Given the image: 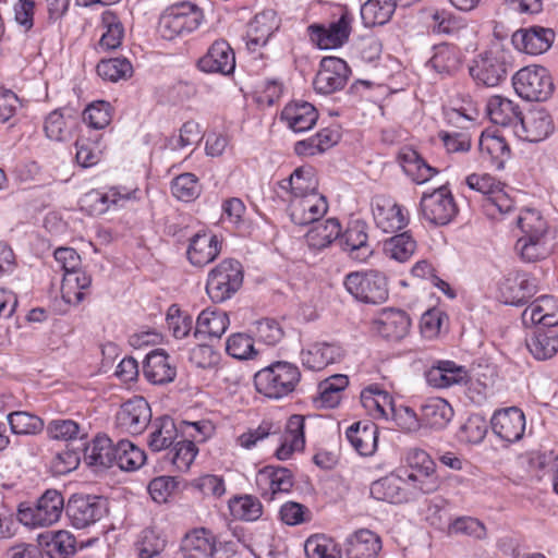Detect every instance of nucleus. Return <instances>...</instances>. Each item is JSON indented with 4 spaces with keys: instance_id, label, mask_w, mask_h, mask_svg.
I'll list each match as a JSON object with an SVG mask.
<instances>
[{
    "instance_id": "1",
    "label": "nucleus",
    "mask_w": 558,
    "mask_h": 558,
    "mask_svg": "<svg viewBox=\"0 0 558 558\" xmlns=\"http://www.w3.org/2000/svg\"><path fill=\"white\" fill-rule=\"evenodd\" d=\"M517 223L523 232L515 244V250L521 258L527 263L545 258L549 254L547 222L539 211L531 208L522 210Z\"/></svg>"
},
{
    "instance_id": "2",
    "label": "nucleus",
    "mask_w": 558,
    "mask_h": 558,
    "mask_svg": "<svg viewBox=\"0 0 558 558\" xmlns=\"http://www.w3.org/2000/svg\"><path fill=\"white\" fill-rule=\"evenodd\" d=\"M301 379L299 367L279 361L262 368L254 376L256 390L269 399H281L294 391Z\"/></svg>"
},
{
    "instance_id": "3",
    "label": "nucleus",
    "mask_w": 558,
    "mask_h": 558,
    "mask_svg": "<svg viewBox=\"0 0 558 558\" xmlns=\"http://www.w3.org/2000/svg\"><path fill=\"white\" fill-rule=\"evenodd\" d=\"M64 498L56 489H47L35 504L21 502L17 507L19 523L31 527H45L54 524L61 518Z\"/></svg>"
},
{
    "instance_id": "4",
    "label": "nucleus",
    "mask_w": 558,
    "mask_h": 558,
    "mask_svg": "<svg viewBox=\"0 0 558 558\" xmlns=\"http://www.w3.org/2000/svg\"><path fill=\"white\" fill-rule=\"evenodd\" d=\"M511 59L508 50L494 46L474 58L469 69L470 75L478 85L498 86L512 68Z\"/></svg>"
},
{
    "instance_id": "5",
    "label": "nucleus",
    "mask_w": 558,
    "mask_h": 558,
    "mask_svg": "<svg viewBox=\"0 0 558 558\" xmlns=\"http://www.w3.org/2000/svg\"><path fill=\"white\" fill-rule=\"evenodd\" d=\"M203 20L202 11L191 2L173 4L165 10L158 23L162 38L172 40L198 28Z\"/></svg>"
},
{
    "instance_id": "6",
    "label": "nucleus",
    "mask_w": 558,
    "mask_h": 558,
    "mask_svg": "<svg viewBox=\"0 0 558 558\" xmlns=\"http://www.w3.org/2000/svg\"><path fill=\"white\" fill-rule=\"evenodd\" d=\"M515 93L529 101H545L554 92L549 71L542 65H527L512 76Z\"/></svg>"
},
{
    "instance_id": "7",
    "label": "nucleus",
    "mask_w": 558,
    "mask_h": 558,
    "mask_svg": "<svg viewBox=\"0 0 558 558\" xmlns=\"http://www.w3.org/2000/svg\"><path fill=\"white\" fill-rule=\"evenodd\" d=\"M243 283V270L238 260L225 259L208 275L206 291L215 303L230 299Z\"/></svg>"
},
{
    "instance_id": "8",
    "label": "nucleus",
    "mask_w": 558,
    "mask_h": 558,
    "mask_svg": "<svg viewBox=\"0 0 558 558\" xmlns=\"http://www.w3.org/2000/svg\"><path fill=\"white\" fill-rule=\"evenodd\" d=\"M420 213L425 221L433 226H446L458 214L454 197L447 185L432 192H424L420 201Z\"/></svg>"
},
{
    "instance_id": "9",
    "label": "nucleus",
    "mask_w": 558,
    "mask_h": 558,
    "mask_svg": "<svg viewBox=\"0 0 558 558\" xmlns=\"http://www.w3.org/2000/svg\"><path fill=\"white\" fill-rule=\"evenodd\" d=\"M344 287L350 294L364 303L380 304L388 299L386 277L377 270L351 272L345 277Z\"/></svg>"
},
{
    "instance_id": "10",
    "label": "nucleus",
    "mask_w": 558,
    "mask_h": 558,
    "mask_svg": "<svg viewBox=\"0 0 558 558\" xmlns=\"http://www.w3.org/2000/svg\"><path fill=\"white\" fill-rule=\"evenodd\" d=\"M72 456L75 457L74 471L83 461L87 466L111 468L114 465V444L105 436L98 435L89 441H80V445H72Z\"/></svg>"
},
{
    "instance_id": "11",
    "label": "nucleus",
    "mask_w": 558,
    "mask_h": 558,
    "mask_svg": "<svg viewBox=\"0 0 558 558\" xmlns=\"http://www.w3.org/2000/svg\"><path fill=\"white\" fill-rule=\"evenodd\" d=\"M353 16L348 10H343L340 17L329 23L312 24L307 27L311 40L320 49H335L348 41L351 34Z\"/></svg>"
},
{
    "instance_id": "12",
    "label": "nucleus",
    "mask_w": 558,
    "mask_h": 558,
    "mask_svg": "<svg viewBox=\"0 0 558 558\" xmlns=\"http://www.w3.org/2000/svg\"><path fill=\"white\" fill-rule=\"evenodd\" d=\"M151 422V409L143 397L123 402L116 414V427L131 435L142 434Z\"/></svg>"
},
{
    "instance_id": "13",
    "label": "nucleus",
    "mask_w": 558,
    "mask_h": 558,
    "mask_svg": "<svg viewBox=\"0 0 558 558\" xmlns=\"http://www.w3.org/2000/svg\"><path fill=\"white\" fill-rule=\"evenodd\" d=\"M351 71L347 62L337 57H325L320 61L319 70L315 75L314 89L323 95H329L342 89Z\"/></svg>"
},
{
    "instance_id": "14",
    "label": "nucleus",
    "mask_w": 558,
    "mask_h": 558,
    "mask_svg": "<svg viewBox=\"0 0 558 558\" xmlns=\"http://www.w3.org/2000/svg\"><path fill=\"white\" fill-rule=\"evenodd\" d=\"M554 131V123L549 112L543 108L529 110L520 114L514 134L526 142L537 143Z\"/></svg>"
},
{
    "instance_id": "15",
    "label": "nucleus",
    "mask_w": 558,
    "mask_h": 558,
    "mask_svg": "<svg viewBox=\"0 0 558 558\" xmlns=\"http://www.w3.org/2000/svg\"><path fill=\"white\" fill-rule=\"evenodd\" d=\"M327 210L326 197L319 193L289 198L288 213L291 221L296 226L318 222Z\"/></svg>"
},
{
    "instance_id": "16",
    "label": "nucleus",
    "mask_w": 558,
    "mask_h": 558,
    "mask_svg": "<svg viewBox=\"0 0 558 558\" xmlns=\"http://www.w3.org/2000/svg\"><path fill=\"white\" fill-rule=\"evenodd\" d=\"M372 213L376 227L386 233L404 228L409 221L402 207L384 195H377L372 199Z\"/></svg>"
},
{
    "instance_id": "17",
    "label": "nucleus",
    "mask_w": 558,
    "mask_h": 558,
    "mask_svg": "<svg viewBox=\"0 0 558 558\" xmlns=\"http://www.w3.org/2000/svg\"><path fill=\"white\" fill-rule=\"evenodd\" d=\"M555 40L551 28L538 25L520 28L511 37L514 48L521 52L538 56L546 52Z\"/></svg>"
},
{
    "instance_id": "18",
    "label": "nucleus",
    "mask_w": 558,
    "mask_h": 558,
    "mask_svg": "<svg viewBox=\"0 0 558 558\" xmlns=\"http://www.w3.org/2000/svg\"><path fill=\"white\" fill-rule=\"evenodd\" d=\"M490 423L493 432L505 441L514 442L524 435L525 415L517 407L496 411Z\"/></svg>"
},
{
    "instance_id": "19",
    "label": "nucleus",
    "mask_w": 558,
    "mask_h": 558,
    "mask_svg": "<svg viewBox=\"0 0 558 558\" xmlns=\"http://www.w3.org/2000/svg\"><path fill=\"white\" fill-rule=\"evenodd\" d=\"M293 483L291 471L282 466L267 465L256 475V485L266 500H272L277 494L289 493Z\"/></svg>"
},
{
    "instance_id": "20",
    "label": "nucleus",
    "mask_w": 558,
    "mask_h": 558,
    "mask_svg": "<svg viewBox=\"0 0 558 558\" xmlns=\"http://www.w3.org/2000/svg\"><path fill=\"white\" fill-rule=\"evenodd\" d=\"M402 472L403 470H398L396 473L373 482L369 488L371 496L390 504H402L412 499Z\"/></svg>"
},
{
    "instance_id": "21",
    "label": "nucleus",
    "mask_w": 558,
    "mask_h": 558,
    "mask_svg": "<svg viewBox=\"0 0 558 558\" xmlns=\"http://www.w3.org/2000/svg\"><path fill=\"white\" fill-rule=\"evenodd\" d=\"M524 326L558 329V299L543 295L533 301L521 315Z\"/></svg>"
},
{
    "instance_id": "22",
    "label": "nucleus",
    "mask_w": 558,
    "mask_h": 558,
    "mask_svg": "<svg viewBox=\"0 0 558 558\" xmlns=\"http://www.w3.org/2000/svg\"><path fill=\"white\" fill-rule=\"evenodd\" d=\"M198 68L206 73L229 75L235 68L234 52L226 40H216L198 60Z\"/></svg>"
},
{
    "instance_id": "23",
    "label": "nucleus",
    "mask_w": 558,
    "mask_h": 558,
    "mask_svg": "<svg viewBox=\"0 0 558 558\" xmlns=\"http://www.w3.org/2000/svg\"><path fill=\"white\" fill-rule=\"evenodd\" d=\"M106 512L105 500L92 495H72V526L83 529L101 519Z\"/></svg>"
},
{
    "instance_id": "24",
    "label": "nucleus",
    "mask_w": 558,
    "mask_h": 558,
    "mask_svg": "<svg viewBox=\"0 0 558 558\" xmlns=\"http://www.w3.org/2000/svg\"><path fill=\"white\" fill-rule=\"evenodd\" d=\"M499 292L505 304L522 306L536 293V284L526 274L510 275L501 281Z\"/></svg>"
},
{
    "instance_id": "25",
    "label": "nucleus",
    "mask_w": 558,
    "mask_h": 558,
    "mask_svg": "<svg viewBox=\"0 0 558 558\" xmlns=\"http://www.w3.org/2000/svg\"><path fill=\"white\" fill-rule=\"evenodd\" d=\"M466 378L468 372L465 367L449 360L437 361L425 372V379L428 386L437 389L461 384Z\"/></svg>"
},
{
    "instance_id": "26",
    "label": "nucleus",
    "mask_w": 558,
    "mask_h": 558,
    "mask_svg": "<svg viewBox=\"0 0 558 558\" xmlns=\"http://www.w3.org/2000/svg\"><path fill=\"white\" fill-rule=\"evenodd\" d=\"M341 244L352 259L365 262L373 253L366 222L360 219L351 221L341 236Z\"/></svg>"
},
{
    "instance_id": "27",
    "label": "nucleus",
    "mask_w": 558,
    "mask_h": 558,
    "mask_svg": "<svg viewBox=\"0 0 558 558\" xmlns=\"http://www.w3.org/2000/svg\"><path fill=\"white\" fill-rule=\"evenodd\" d=\"M367 388L373 390L372 397L381 403V418L393 420L402 429L412 430L416 427V414L412 409L408 407L396 408L392 397L376 385H371Z\"/></svg>"
},
{
    "instance_id": "28",
    "label": "nucleus",
    "mask_w": 558,
    "mask_h": 558,
    "mask_svg": "<svg viewBox=\"0 0 558 558\" xmlns=\"http://www.w3.org/2000/svg\"><path fill=\"white\" fill-rule=\"evenodd\" d=\"M146 379L154 385L171 383L177 375L175 366L170 362V356L162 349H156L148 353L143 365Z\"/></svg>"
},
{
    "instance_id": "29",
    "label": "nucleus",
    "mask_w": 558,
    "mask_h": 558,
    "mask_svg": "<svg viewBox=\"0 0 558 558\" xmlns=\"http://www.w3.org/2000/svg\"><path fill=\"white\" fill-rule=\"evenodd\" d=\"M345 437L359 454L369 457L377 449L378 428L371 421H359L348 427Z\"/></svg>"
},
{
    "instance_id": "30",
    "label": "nucleus",
    "mask_w": 558,
    "mask_h": 558,
    "mask_svg": "<svg viewBox=\"0 0 558 558\" xmlns=\"http://www.w3.org/2000/svg\"><path fill=\"white\" fill-rule=\"evenodd\" d=\"M525 343L535 360H550L558 353V329L535 327L526 337Z\"/></svg>"
},
{
    "instance_id": "31",
    "label": "nucleus",
    "mask_w": 558,
    "mask_h": 558,
    "mask_svg": "<svg viewBox=\"0 0 558 558\" xmlns=\"http://www.w3.org/2000/svg\"><path fill=\"white\" fill-rule=\"evenodd\" d=\"M280 119L293 132H305L315 125L318 119V112L316 108L307 101H293L283 108Z\"/></svg>"
},
{
    "instance_id": "32",
    "label": "nucleus",
    "mask_w": 558,
    "mask_h": 558,
    "mask_svg": "<svg viewBox=\"0 0 558 558\" xmlns=\"http://www.w3.org/2000/svg\"><path fill=\"white\" fill-rule=\"evenodd\" d=\"M220 252V243L215 234L203 232L196 233L190 241L187 258L197 267H204L211 263Z\"/></svg>"
},
{
    "instance_id": "33",
    "label": "nucleus",
    "mask_w": 558,
    "mask_h": 558,
    "mask_svg": "<svg viewBox=\"0 0 558 558\" xmlns=\"http://www.w3.org/2000/svg\"><path fill=\"white\" fill-rule=\"evenodd\" d=\"M381 539L373 531L361 529L347 538L348 558H378Z\"/></svg>"
},
{
    "instance_id": "34",
    "label": "nucleus",
    "mask_w": 558,
    "mask_h": 558,
    "mask_svg": "<svg viewBox=\"0 0 558 558\" xmlns=\"http://www.w3.org/2000/svg\"><path fill=\"white\" fill-rule=\"evenodd\" d=\"M304 421V416L298 414L288 420L286 430L280 436V446L276 450V457L279 460H288L294 451L303 450L305 446Z\"/></svg>"
},
{
    "instance_id": "35",
    "label": "nucleus",
    "mask_w": 558,
    "mask_h": 558,
    "mask_svg": "<svg viewBox=\"0 0 558 558\" xmlns=\"http://www.w3.org/2000/svg\"><path fill=\"white\" fill-rule=\"evenodd\" d=\"M398 160L404 173L416 184L429 181L438 170L429 166L421 155L411 147H403L398 154Z\"/></svg>"
},
{
    "instance_id": "36",
    "label": "nucleus",
    "mask_w": 558,
    "mask_h": 558,
    "mask_svg": "<svg viewBox=\"0 0 558 558\" xmlns=\"http://www.w3.org/2000/svg\"><path fill=\"white\" fill-rule=\"evenodd\" d=\"M341 355L342 350L338 344L316 342L301 352V361L306 368L320 371L335 363Z\"/></svg>"
},
{
    "instance_id": "37",
    "label": "nucleus",
    "mask_w": 558,
    "mask_h": 558,
    "mask_svg": "<svg viewBox=\"0 0 558 558\" xmlns=\"http://www.w3.org/2000/svg\"><path fill=\"white\" fill-rule=\"evenodd\" d=\"M280 187L290 192V197L307 196L318 193V178L313 167L296 168L288 179L280 182Z\"/></svg>"
},
{
    "instance_id": "38",
    "label": "nucleus",
    "mask_w": 558,
    "mask_h": 558,
    "mask_svg": "<svg viewBox=\"0 0 558 558\" xmlns=\"http://www.w3.org/2000/svg\"><path fill=\"white\" fill-rule=\"evenodd\" d=\"M461 62L462 53L458 47L450 44H440L434 46L427 66L438 74L451 75L460 69Z\"/></svg>"
},
{
    "instance_id": "39",
    "label": "nucleus",
    "mask_w": 558,
    "mask_h": 558,
    "mask_svg": "<svg viewBox=\"0 0 558 558\" xmlns=\"http://www.w3.org/2000/svg\"><path fill=\"white\" fill-rule=\"evenodd\" d=\"M411 326V319L404 311L385 310L377 320V331L385 338L400 340L404 338Z\"/></svg>"
},
{
    "instance_id": "40",
    "label": "nucleus",
    "mask_w": 558,
    "mask_h": 558,
    "mask_svg": "<svg viewBox=\"0 0 558 558\" xmlns=\"http://www.w3.org/2000/svg\"><path fill=\"white\" fill-rule=\"evenodd\" d=\"M486 110L493 123L501 126H511L513 130L521 114L518 105L499 95L489 98Z\"/></svg>"
},
{
    "instance_id": "41",
    "label": "nucleus",
    "mask_w": 558,
    "mask_h": 558,
    "mask_svg": "<svg viewBox=\"0 0 558 558\" xmlns=\"http://www.w3.org/2000/svg\"><path fill=\"white\" fill-rule=\"evenodd\" d=\"M182 551L184 558H210L216 551L215 538L205 529L194 530L186 534Z\"/></svg>"
},
{
    "instance_id": "42",
    "label": "nucleus",
    "mask_w": 558,
    "mask_h": 558,
    "mask_svg": "<svg viewBox=\"0 0 558 558\" xmlns=\"http://www.w3.org/2000/svg\"><path fill=\"white\" fill-rule=\"evenodd\" d=\"M453 409L442 398H430L421 407V417L425 425L435 428H445L453 417Z\"/></svg>"
},
{
    "instance_id": "43",
    "label": "nucleus",
    "mask_w": 558,
    "mask_h": 558,
    "mask_svg": "<svg viewBox=\"0 0 558 558\" xmlns=\"http://www.w3.org/2000/svg\"><path fill=\"white\" fill-rule=\"evenodd\" d=\"M150 428L148 446L155 452L168 449L178 438V427L170 416L154 420Z\"/></svg>"
},
{
    "instance_id": "44",
    "label": "nucleus",
    "mask_w": 558,
    "mask_h": 558,
    "mask_svg": "<svg viewBox=\"0 0 558 558\" xmlns=\"http://www.w3.org/2000/svg\"><path fill=\"white\" fill-rule=\"evenodd\" d=\"M482 158L496 169H502L510 156V148L504 137L483 133L480 137Z\"/></svg>"
},
{
    "instance_id": "45",
    "label": "nucleus",
    "mask_w": 558,
    "mask_h": 558,
    "mask_svg": "<svg viewBox=\"0 0 558 558\" xmlns=\"http://www.w3.org/2000/svg\"><path fill=\"white\" fill-rule=\"evenodd\" d=\"M230 324L229 316L226 312L219 310H204L197 317L194 336L199 335L220 338Z\"/></svg>"
},
{
    "instance_id": "46",
    "label": "nucleus",
    "mask_w": 558,
    "mask_h": 558,
    "mask_svg": "<svg viewBox=\"0 0 558 558\" xmlns=\"http://www.w3.org/2000/svg\"><path fill=\"white\" fill-rule=\"evenodd\" d=\"M274 12H263L256 14L248 24L246 32V46L254 51L257 47L265 46L275 31Z\"/></svg>"
},
{
    "instance_id": "47",
    "label": "nucleus",
    "mask_w": 558,
    "mask_h": 558,
    "mask_svg": "<svg viewBox=\"0 0 558 558\" xmlns=\"http://www.w3.org/2000/svg\"><path fill=\"white\" fill-rule=\"evenodd\" d=\"M397 4L393 0H367L361 7V19L366 27L384 25L390 21Z\"/></svg>"
},
{
    "instance_id": "48",
    "label": "nucleus",
    "mask_w": 558,
    "mask_h": 558,
    "mask_svg": "<svg viewBox=\"0 0 558 558\" xmlns=\"http://www.w3.org/2000/svg\"><path fill=\"white\" fill-rule=\"evenodd\" d=\"M146 460L142 449L128 439H121L114 444V465L122 471H135L140 469Z\"/></svg>"
},
{
    "instance_id": "49",
    "label": "nucleus",
    "mask_w": 558,
    "mask_h": 558,
    "mask_svg": "<svg viewBox=\"0 0 558 558\" xmlns=\"http://www.w3.org/2000/svg\"><path fill=\"white\" fill-rule=\"evenodd\" d=\"M341 234V226L338 219L329 218L318 222L306 233L310 247L322 250L329 246Z\"/></svg>"
},
{
    "instance_id": "50",
    "label": "nucleus",
    "mask_w": 558,
    "mask_h": 558,
    "mask_svg": "<svg viewBox=\"0 0 558 558\" xmlns=\"http://www.w3.org/2000/svg\"><path fill=\"white\" fill-rule=\"evenodd\" d=\"M349 385V378L345 375L337 374L323 380L318 385V401L324 408H336L342 398L343 390Z\"/></svg>"
},
{
    "instance_id": "51",
    "label": "nucleus",
    "mask_w": 558,
    "mask_h": 558,
    "mask_svg": "<svg viewBox=\"0 0 558 558\" xmlns=\"http://www.w3.org/2000/svg\"><path fill=\"white\" fill-rule=\"evenodd\" d=\"M416 247V241L409 231L396 234L384 242L385 254L399 263L407 262Z\"/></svg>"
},
{
    "instance_id": "52",
    "label": "nucleus",
    "mask_w": 558,
    "mask_h": 558,
    "mask_svg": "<svg viewBox=\"0 0 558 558\" xmlns=\"http://www.w3.org/2000/svg\"><path fill=\"white\" fill-rule=\"evenodd\" d=\"M135 194V190H129L124 186H112L106 192H93L88 197L95 203L94 211L104 214L111 207L121 205L122 202L131 199Z\"/></svg>"
},
{
    "instance_id": "53",
    "label": "nucleus",
    "mask_w": 558,
    "mask_h": 558,
    "mask_svg": "<svg viewBox=\"0 0 558 558\" xmlns=\"http://www.w3.org/2000/svg\"><path fill=\"white\" fill-rule=\"evenodd\" d=\"M229 509L234 519L242 521H255L263 513L260 501L252 495L234 496L229 500Z\"/></svg>"
},
{
    "instance_id": "54",
    "label": "nucleus",
    "mask_w": 558,
    "mask_h": 558,
    "mask_svg": "<svg viewBox=\"0 0 558 558\" xmlns=\"http://www.w3.org/2000/svg\"><path fill=\"white\" fill-rule=\"evenodd\" d=\"M101 21L105 32L100 37L99 46L106 50L119 48L124 37L122 23L119 21L118 16L110 11L102 13Z\"/></svg>"
},
{
    "instance_id": "55",
    "label": "nucleus",
    "mask_w": 558,
    "mask_h": 558,
    "mask_svg": "<svg viewBox=\"0 0 558 558\" xmlns=\"http://www.w3.org/2000/svg\"><path fill=\"white\" fill-rule=\"evenodd\" d=\"M97 74L105 81L128 80L133 74V66L126 58L104 59L97 64Z\"/></svg>"
},
{
    "instance_id": "56",
    "label": "nucleus",
    "mask_w": 558,
    "mask_h": 558,
    "mask_svg": "<svg viewBox=\"0 0 558 558\" xmlns=\"http://www.w3.org/2000/svg\"><path fill=\"white\" fill-rule=\"evenodd\" d=\"M40 545L45 546L49 558H70V532L59 530L39 535Z\"/></svg>"
},
{
    "instance_id": "57",
    "label": "nucleus",
    "mask_w": 558,
    "mask_h": 558,
    "mask_svg": "<svg viewBox=\"0 0 558 558\" xmlns=\"http://www.w3.org/2000/svg\"><path fill=\"white\" fill-rule=\"evenodd\" d=\"M165 548L166 539L150 529L142 531L135 543L137 558H162Z\"/></svg>"
},
{
    "instance_id": "58",
    "label": "nucleus",
    "mask_w": 558,
    "mask_h": 558,
    "mask_svg": "<svg viewBox=\"0 0 558 558\" xmlns=\"http://www.w3.org/2000/svg\"><path fill=\"white\" fill-rule=\"evenodd\" d=\"M171 192L180 201L192 202L201 195L202 185L194 173L186 172L172 180Z\"/></svg>"
},
{
    "instance_id": "59",
    "label": "nucleus",
    "mask_w": 558,
    "mask_h": 558,
    "mask_svg": "<svg viewBox=\"0 0 558 558\" xmlns=\"http://www.w3.org/2000/svg\"><path fill=\"white\" fill-rule=\"evenodd\" d=\"M402 473L405 476L407 486L409 487V492L412 494V498H414L418 493L432 494L439 487V481L435 475V472H428L425 474L424 472L414 473L409 472V470H403Z\"/></svg>"
},
{
    "instance_id": "60",
    "label": "nucleus",
    "mask_w": 558,
    "mask_h": 558,
    "mask_svg": "<svg viewBox=\"0 0 558 558\" xmlns=\"http://www.w3.org/2000/svg\"><path fill=\"white\" fill-rule=\"evenodd\" d=\"M304 551L308 558H341L332 541L323 534L310 536L305 541Z\"/></svg>"
},
{
    "instance_id": "61",
    "label": "nucleus",
    "mask_w": 558,
    "mask_h": 558,
    "mask_svg": "<svg viewBox=\"0 0 558 558\" xmlns=\"http://www.w3.org/2000/svg\"><path fill=\"white\" fill-rule=\"evenodd\" d=\"M76 147V163L82 168L95 166L100 160V148L98 143V135L94 138L80 137L75 142Z\"/></svg>"
},
{
    "instance_id": "62",
    "label": "nucleus",
    "mask_w": 558,
    "mask_h": 558,
    "mask_svg": "<svg viewBox=\"0 0 558 558\" xmlns=\"http://www.w3.org/2000/svg\"><path fill=\"white\" fill-rule=\"evenodd\" d=\"M8 422L11 430L17 435L36 434L44 427V422L40 417L23 411L10 413Z\"/></svg>"
},
{
    "instance_id": "63",
    "label": "nucleus",
    "mask_w": 558,
    "mask_h": 558,
    "mask_svg": "<svg viewBox=\"0 0 558 558\" xmlns=\"http://www.w3.org/2000/svg\"><path fill=\"white\" fill-rule=\"evenodd\" d=\"M227 353L238 360H250L257 355L253 339L242 332L231 335L226 342Z\"/></svg>"
},
{
    "instance_id": "64",
    "label": "nucleus",
    "mask_w": 558,
    "mask_h": 558,
    "mask_svg": "<svg viewBox=\"0 0 558 558\" xmlns=\"http://www.w3.org/2000/svg\"><path fill=\"white\" fill-rule=\"evenodd\" d=\"M198 453V448L193 440H181L175 442L170 451L171 462L179 472H186L190 470Z\"/></svg>"
}]
</instances>
